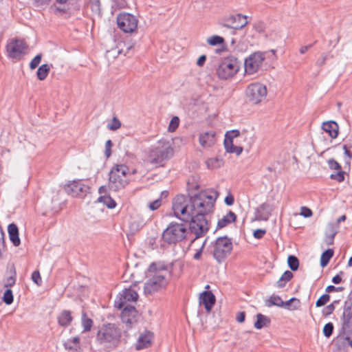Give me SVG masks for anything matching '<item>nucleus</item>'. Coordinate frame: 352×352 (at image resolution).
I'll return each mask as SVG.
<instances>
[{
    "instance_id": "1",
    "label": "nucleus",
    "mask_w": 352,
    "mask_h": 352,
    "mask_svg": "<svg viewBox=\"0 0 352 352\" xmlns=\"http://www.w3.org/2000/svg\"><path fill=\"white\" fill-rule=\"evenodd\" d=\"M218 192L214 190H204L191 197L177 195L173 200V210L175 216L183 221H188L190 217L197 210L201 209L208 200H216Z\"/></svg>"
},
{
    "instance_id": "2",
    "label": "nucleus",
    "mask_w": 352,
    "mask_h": 352,
    "mask_svg": "<svg viewBox=\"0 0 352 352\" xmlns=\"http://www.w3.org/2000/svg\"><path fill=\"white\" fill-rule=\"evenodd\" d=\"M216 200H208L205 203L201 209L197 210L192 216L190 217L189 220V230L191 233L195 235L192 243L197 239L204 236L209 230V223L206 219V216L212 212Z\"/></svg>"
},
{
    "instance_id": "3",
    "label": "nucleus",
    "mask_w": 352,
    "mask_h": 352,
    "mask_svg": "<svg viewBox=\"0 0 352 352\" xmlns=\"http://www.w3.org/2000/svg\"><path fill=\"white\" fill-rule=\"evenodd\" d=\"M174 153L173 148L168 141L162 140L147 151L145 162L157 168L164 166Z\"/></svg>"
},
{
    "instance_id": "4",
    "label": "nucleus",
    "mask_w": 352,
    "mask_h": 352,
    "mask_svg": "<svg viewBox=\"0 0 352 352\" xmlns=\"http://www.w3.org/2000/svg\"><path fill=\"white\" fill-rule=\"evenodd\" d=\"M121 329L113 323L103 324L96 334V342L105 350L115 349L120 342Z\"/></svg>"
},
{
    "instance_id": "5",
    "label": "nucleus",
    "mask_w": 352,
    "mask_h": 352,
    "mask_svg": "<svg viewBox=\"0 0 352 352\" xmlns=\"http://www.w3.org/2000/svg\"><path fill=\"white\" fill-rule=\"evenodd\" d=\"M188 233L185 224L179 223H170L163 231L162 240L168 245H176L184 240Z\"/></svg>"
},
{
    "instance_id": "6",
    "label": "nucleus",
    "mask_w": 352,
    "mask_h": 352,
    "mask_svg": "<svg viewBox=\"0 0 352 352\" xmlns=\"http://www.w3.org/2000/svg\"><path fill=\"white\" fill-rule=\"evenodd\" d=\"M148 270L150 272H155V274L144 283V294L146 295H152L155 292L166 289L168 284V280L163 274V272H155L156 265L155 263L150 265Z\"/></svg>"
},
{
    "instance_id": "7",
    "label": "nucleus",
    "mask_w": 352,
    "mask_h": 352,
    "mask_svg": "<svg viewBox=\"0 0 352 352\" xmlns=\"http://www.w3.org/2000/svg\"><path fill=\"white\" fill-rule=\"evenodd\" d=\"M129 168L124 164L116 165L112 167L109 177L108 188L117 192L125 188L128 184L127 174Z\"/></svg>"
},
{
    "instance_id": "8",
    "label": "nucleus",
    "mask_w": 352,
    "mask_h": 352,
    "mask_svg": "<svg viewBox=\"0 0 352 352\" xmlns=\"http://www.w3.org/2000/svg\"><path fill=\"white\" fill-rule=\"evenodd\" d=\"M240 69V62L233 56L224 58L217 69V75L221 80H227L236 74Z\"/></svg>"
},
{
    "instance_id": "9",
    "label": "nucleus",
    "mask_w": 352,
    "mask_h": 352,
    "mask_svg": "<svg viewBox=\"0 0 352 352\" xmlns=\"http://www.w3.org/2000/svg\"><path fill=\"white\" fill-rule=\"evenodd\" d=\"M210 248L214 258L220 263L230 254L232 243L227 236H221L212 243Z\"/></svg>"
},
{
    "instance_id": "10",
    "label": "nucleus",
    "mask_w": 352,
    "mask_h": 352,
    "mask_svg": "<svg viewBox=\"0 0 352 352\" xmlns=\"http://www.w3.org/2000/svg\"><path fill=\"white\" fill-rule=\"evenodd\" d=\"M28 45L23 39L14 38L6 45L7 56L10 58L20 59L27 54Z\"/></svg>"
},
{
    "instance_id": "11",
    "label": "nucleus",
    "mask_w": 352,
    "mask_h": 352,
    "mask_svg": "<svg viewBox=\"0 0 352 352\" xmlns=\"http://www.w3.org/2000/svg\"><path fill=\"white\" fill-rule=\"evenodd\" d=\"M220 24L225 28L232 30L235 34L236 30H241L248 24L247 16L241 14H230L222 19Z\"/></svg>"
},
{
    "instance_id": "12",
    "label": "nucleus",
    "mask_w": 352,
    "mask_h": 352,
    "mask_svg": "<svg viewBox=\"0 0 352 352\" xmlns=\"http://www.w3.org/2000/svg\"><path fill=\"white\" fill-rule=\"evenodd\" d=\"M246 96L253 104H258L267 96L266 87L259 82L252 83L246 89Z\"/></svg>"
},
{
    "instance_id": "13",
    "label": "nucleus",
    "mask_w": 352,
    "mask_h": 352,
    "mask_svg": "<svg viewBox=\"0 0 352 352\" xmlns=\"http://www.w3.org/2000/svg\"><path fill=\"white\" fill-rule=\"evenodd\" d=\"M138 20L129 13L122 12L117 16V24L118 28L126 33H131L136 30Z\"/></svg>"
},
{
    "instance_id": "14",
    "label": "nucleus",
    "mask_w": 352,
    "mask_h": 352,
    "mask_svg": "<svg viewBox=\"0 0 352 352\" xmlns=\"http://www.w3.org/2000/svg\"><path fill=\"white\" fill-rule=\"evenodd\" d=\"M265 59V52H256L245 60V71L248 74H253L258 71Z\"/></svg>"
},
{
    "instance_id": "15",
    "label": "nucleus",
    "mask_w": 352,
    "mask_h": 352,
    "mask_svg": "<svg viewBox=\"0 0 352 352\" xmlns=\"http://www.w3.org/2000/svg\"><path fill=\"white\" fill-rule=\"evenodd\" d=\"M64 190L69 195L82 198L89 192V186L81 180H74L64 186Z\"/></svg>"
},
{
    "instance_id": "16",
    "label": "nucleus",
    "mask_w": 352,
    "mask_h": 352,
    "mask_svg": "<svg viewBox=\"0 0 352 352\" xmlns=\"http://www.w3.org/2000/svg\"><path fill=\"white\" fill-rule=\"evenodd\" d=\"M138 298V294L132 287L125 288L119 293L117 299L115 300V307L122 309L126 305H130L128 303L136 302Z\"/></svg>"
},
{
    "instance_id": "17",
    "label": "nucleus",
    "mask_w": 352,
    "mask_h": 352,
    "mask_svg": "<svg viewBox=\"0 0 352 352\" xmlns=\"http://www.w3.org/2000/svg\"><path fill=\"white\" fill-rule=\"evenodd\" d=\"M121 319L128 327H131L138 320V311L133 305H126L122 307Z\"/></svg>"
},
{
    "instance_id": "18",
    "label": "nucleus",
    "mask_w": 352,
    "mask_h": 352,
    "mask_svg": "<svg viewBox=\"0 0 352 352\" xmlns=\"http://www.w3.org/2000/svg\"><path fill=\"white\" fill-rule=\"evenodd\" d=\"M216 141V133L214 131L204 132L199 135V142L203 148L212 146L215 144Z\"/></svg>"
},
{
    "instance_id": "19",
    "label": "nucleus",
    "mask_w": 352,
    "mask_h": 352,
    "mask_svg": "<svg viewBox=\"0 0 352 352\" xmlns=\"http://www.w3.org/2000/svg\"><path fill=\"white\" fill-rule=\"evenodd\" d=\"M215 301V296L211 292L204 291L200 294L199 303L204 306L208 312L211 311Z\"/></svg>"
},
{
    "instance_id": "20",
    "label": "nucleus",
    "mask_w": 352,
    "mask_h": 352,
    "mask_svg": "<svg viewBox=\"0 0 352 352\" xmlns=\"http://www.w3.org/2000/svg\"><path fill=\"white\" fill-rule=\"evenodd\" d=\"M342 331L347 335L352 334V312H343L341 317Z\"/></svg>"
},
{
    "instance_id": "21",
    "label": "nucleus",
    "mask_w": 352,
    "mask_h": 352,
    "mask_svg": "<svg viewBox=\"0 0 352 352\" xmlns=\"http://www.w3.org/2000/svg\"><path fill=\"white\" fill-rule=\"evenodd\" d=\"M58 324L64 328L69 327L73 321L72 312L69 310H63L57 316Z\"/></svg>"
},
{
    "instance_id": "22",
    "label": "nucleus",
    "mask_w": 352,
    "mask_h": 352,
    "mask_svg": "<svg viewBox=\"0 0 352 352\" xmlns=\"http://www.w3.org/2000/svg\"><path fill=\"white\" fill-rule=\"evenodd\" d=\"M8 232L9 238L14 246H19L21 243V240L19 236V229L17 226L12 223L8 225Z\"/></svg>"
},
{
    "instance_id": "23",
    "label": "nucleus",
    "mask_w": 352,
    "mask_h": 352,
    "mask_svg": "<svg viewBox=\"0 0 352 352\" xmlns=\"http://www.w3.org/2000/svg\"><path fill=\"white\" fill-rule=\"evenodd\" d=\"M272 208L266 203L261 204L256 210V218L258 220L267 221L271 214Z\"/></svg>"
},
{
    "instance_id": "24",
    "label": "nucleus",
    "mask_w": 352,
    "mask_h": 352,
    "mask_svg": "<svg viewBox=\"0 0 352 352\" xmlns=\"http://www.w3.org/2000/svg\"><path fill=\"white\" fill-rule=\"evenodd\" d=\"M338 232V227L334 223H328L326 228V243L327 245H332L333 243V239L335 236Z\"/></svg>"
},
{
    "instance_id": "25",
    "label": "nucleus",
    "mask_w": 352,
    "mask_h": 352,
    "mask_svg": "<svg viewBox=\"0 0 352 352\" xmlns=\"http://www.w3.org/2000/svg\"><path fill=\"white\" fill-rule=\"evenodd\" d=\"M151 339L152 334L150 332L141 334L136 343V349L140 350L150 346L151 344Z\"/></svg>"
},
{
    "instance_id": "26",
    "label": "nucleus",
    "mask_w": 352,
    "mask_h": 352,
    "mask_svg": "<svg viewBox=\"0 0 352 352\" xmlns=\"http://www.w3.org/2000/svg\"><path fill=\"white\" fill-rule=\"evenodd\" d=\"M322 128L331 138H336L338 136V125L336 122L329 121L324 122Z\"/></svg>"
},
{
    "instance_id": "27",
    "label": "nucleus",
    "mask_w": 352,
    "mask_h": 352,
    "mask_svg": "<svg viewBox=\"0 0 352 352\" xmlns=\"http://www.w3.org/2000/svg\"><path fill=\"white\" fill-rule=\"evenodd\" d=\"M80 338L78 336L68 339L63 343L65 350L68 352H78L80 349Z\"/></svg>"
},
{
    "instance_id": "28",
    "label": "nucleus",
    "mask_w": 352,
    "mask_h": 352,
    "mask_svg": "<svg viewBox=\"0 0 352 352\" xmlns=\"http://www.w3.org/2000/svg\"><path fill=\"white\" fill-rule=\"evenodd\" d=\"M236 219V215L232 211H229V212L223 217L221 219L218 221L217 228L221 229L232 222H234Z\"/></svg>"
},
{
    "instance_id": "29",
    "label": "nucleus",
    "mask_w": 352,
    "mask_h": 352,
    "mask_svg": "<svg viewBox=\"0 0 352 352\" xmlns=\"http://www.w3.org/2000/svg\"><path fill=\"white\" fill-rule=\"evenodd\" d=\"M270 323V318L261 314H258L256 315V321L254 322V327L257 329H261L267 326Z\"/></svg>"
},
{
    "instance_id": "30",
    "label": "nucleus",
    "mask_w": 352,
    "mask_h": 352,
    "mask_svg": "<svg viewBox=\"0 0 352 352\" xmlns=\"http://www.w3.org/2000/svg\"><path fill=\"white\" fill-rule=\"evenodd\" d=\"M51 67L52 65H50L48 64H43L41 65L36 72V76L38 79H39L40 80H45L48 76Z\"/></svg>"
},
{
    "instance_id": "31",
    "label": "nucleus",
    "mask_w": 352,
    "mask_h": 352,
    "mask_svg": "<svg viewBox=\"0 0 352 352\" xmlns=\"http://www.w3.org/2000/svg\"><path fill=\"white\" fill-rule=\"evenodd\" d=\"M92 319L87 317L85 311H82L81 318V324L83 328V332L89 331L93 326Z\"/></svg>"
},
{
    "instance_id": "32",
    "label": "nucleus",
    "mask_w": 352,
    "mask_h": 352,
    "mask_svg": "<svg viewBox=\"0 0 352 352\" xmlns=\"http://www.w3.org/2000/svg\"><path fill=\"white\" fill-rule=\"evenodd\" d=\"M265 304L268 307L272 306L283 307V301L279 296L272 295L265 300Z\"/></svg>"
},
{
    "instance_id": "33",
    "label": "nucleus",
    "mask_w": 352,
    "mask_h": 352,
    "mask_svg": "<svg viewBox=\"0 0 352 352\" xmlns=\"http://www.w3.org/2000/svg\"><path fill=\"white\" fill-rule=\"evenodd\" d=\"M300 300L296 298H292L289 300L283 301V307L289 310H296L300 307Z\"/></svg>"
},
{
    "instance_id": "34",
    "label": "nucleus",
    "mask_w": 352,
    "mask_h": 352,
    "mask_svg": "<svg viewBox=\"0 0 352 352\" xmlns=\"http://www.w3.org/2000/svg\"><path fill=\"white\" fill-rule=\"evenodd\" d=\"M333 256V250L328 249L325 250L321 255L320 257V265L324 267L327 265L330 259Z\"/></svg>"
},
{
    "instance_id": "35",
    "label": "nucleus",
    "mask_w": 352,
    "mask_h": 352,
    "mask_svg": "<svg viewBox=\"0 0 352 352\" xmlns=\"http://www.w3.org/2000/svg\"><path fill=\"white\" fill-rule=\"evenodd\" d=\"M98 202H102L109 208H114L116 206V201L109 196H100L98 199Z\"/></svg>"
},
{
    "instance_id": "36",
    "label": "nucleus",
    "mask_w": 352,
    "mask_h": 352,
    "mask_svg": "<svg viewBox=\"0 0 352 352\" xmlns=\"http://www.w3.org/2000/svg\"><path fill=\"white\" fill-rule=\"evenodd\" d=\"M207 43L212 46L222 45L224 43V38L220 36L214 35L208 38Z\"/></svg>"
},
{
    "instance_id": "37",
    "label": "nucleus",
    "mask_w": 352,
    "mask_h": 352,
    "mask_svg": "<svg viewBox=\"0 0 352 352\" xmlns=\"http://www.w3.org/2000/svg\"><path fill=\"white\" fill-rule=\"evenodd\" d=\"M287 263H288L289 268L292 271L297 270L299 267V261H298V258L293 255H290L288 256Z\"/></svg>"
},
{
    "instance_id": "38",
    "label": "nucleus",
    "mask_w": 352,
    "mask_h": 352,
    "mask_svg": "<svg viewBox=\"0 0 352 352\" xmlns=\"http://www.w3.org/2000/svg\"><path fill=\"white\" fill-rule=\"evenodd\" d=\"M223 144L226 152L229 153H230V151H233L236 146L234 144L233 140H232L228 135H225Z\"/></svg>"
},
{
    "instance_id": "39",
    "label": "nucleus",
    "mask_w": 352,
    "mask_h": 352,
    "mask_svg": "<svg viewBox=\"0 0 352 352\" xmlns=\"http://www.w3.org/2000/svg\"><path fill=\"white\" fill-rule=\"evenodd\" d=\"M13 300H14V297H13V294H12V291L8 288L5 291V292L3 294V301L6 305H9L13 302Z\"/></svg>"
},
{
    "instance_id": "40",
    "label": "nucleus",
    "mask_w": 352,
    "mask_h": 352,
    "mask_svg": "<svg viewBox=\"0 0 352 352\" xmlns=\"http://www.w3.org/2000/svg\"><path fill=\"white\" fill-rule=\"evenodd\" d=\"M120 126L121 122L116 117H113L111 122L107 124V128L111 131H116Z\"/></svg>"
},
{
    "instance_id": "41",
    "label": "nucleus",
    "mask_w": 352,
    "mask_h": 352,
    "mask_svg": "<svg viewBox=\"0 0 352 352\" xmlns=\"http://www.w3.org/2000/svg\"><path fill=\"white\" fill-rule=\"evenodd\" d=\"M345 172L342 170H338L337 173H332L330 175L331 179L336 180L338 182H342L344 180Z\"/></svg>"
},
{
    "instance_id": "42",
    "label": "nucleus",
    "mask_w": 352,
    "mask_h": 352,
    "mask_svg": "<svg viewBox=\"0 0 352 352\" xmlns=\"http://www.w3.org/2000/svg\"><path fill=\"white\" fill-rule=\"evenodd\" d=\"M221 162L218 158H210L206 161V164L209 168H216L220 167Z\"/></svg>"
},
{
    "instance_id": "43",
    "label": "nucleus",
    "mask_w": 352,
    "mask_h": 352,
    "mask_svg": "<svg viewBox=\"0 0 352 352\" xmlns=\"http://www.w3.org/2000/svg\"><path fill=\"white\" fill-rule=\"evenodd\" d=\"M329 299L330 296L327 294H324L317 300L316 302V306L318 307L324 306L329 302Z\"/></svg>"
},
{
    "instance_id": "44",
    "label": "nucleus",
    "mask_w": 352,
    "mask_h": 352,
    "mask_svg": "<svg viewBox=\"0 0 352 352\" xmlns=\"http://www.w3.org/2000/svg\"><path fill=\"white\" fill-rule=\"evenodd\" d=\"M333 331V324L331 322L327 323L323 328L324 336L329 338Z\"/></svg>"
},
{
    "instance_id": "45",
    "label": "nucleus",
    "mask_w": 352,
    "mask_h": 352,
    "mask_svg": "<svg viewBox=\"0 0 352 352\" xmlns=\"http://www.w3.org/2000/svg\"><path fill=\"white\" fill-rule=\"evenodd\" d=\"M42 58V54H37L30 62V68L31 69H36L38 65L40 64Z\"/></svg>"
},
{
    "instance_id": "46",
    "label": "nucleus",
    "mask_w": 352,
    "mask_h": 352,
    "mask_svg": "<svg viewBox=\"0 0 352 352\" xmlns=\"http://www.w3.org/2000/svg\"><path fill=\"white\" fill-rule=\"evenodd\" d=\"M179 123V120L178 117H177V116L173 117L170 122V124L168 126V131H171V132L174 131L178 127Z\"/></svg>"
},
{
    "instance_id": "47",
    "label": "nucleus",
    "mask_w": 352,
    "mask_h": 352,
    "mask_svg": "<svg viewBox=\"0 0 352 352\" xmlns=\"http://www.w3.org/2000/svg\"><path fill=\"white\" fill-rule=\"evenodd\" d=\"M32 281L35 283L37 285L40 286L42 284V278L40 274V272L38 271H34L32 274L31 277Z\"/></svg>"
},
{
    "instance_id": "48",
    "label": "nucleus",
    "mask_w": 352,
    "mask_h": 352,
    "mask_svg": "<svg viewBox=\"0 0 352 352\" xmlns=\"http://www.w3.org/2000/svg\"><path fill=\"white\" fill-rule=\"evenodd\" d=\"M329 167L332 170H342L340 164L336 161L334 159H330L328 160Z\"/></svg>"
},
{
    "instance_id": "49",
    "label": "nucleus",
    "mask_w": 352,
    "mask_h": 352,
    "mask_svg": "<svg viewBox=\"0 0 352 352\" xmlns=\"http://www.w3.org/2000/svg\"><path fill=\"white\" fill-rule=\"evenodd\" d=\"M162 205V199L158 198L155 201L151 202L148 205V208L151 210H155L158 209Z\"/></svg>"
},
{
    "instance_id": "50",
    "label": "nucleus",
    "mask_w": 352,
    "mask_h": 352,
    "mask_svg": "<svg viewBox=\"0 0 352 352\" xmlns=\"http://www.w3.org/2000/svg\"><path fill=\"white\" fill-rule=\"evenodd\" d=\"M5 248H6L5 233L1 226L0 227V252L2 250H4Z\"/></svg>"
},
{
    "instance_id": "51",
    "label": "nucleus",
    "mask_w": 352,
    "mask_h": 352,
    "mask_svg": "<svg viewBox=\"0 0 352 352\" xmlns=\"http://www.w3.org/2000/svg\"><path fill=\"white\" fill-rule=\"evenodd\" d=\"M206 241H207V239H205L204 242L203 243V244H202L201 247L199 248V250H197V252L194 254L193 258L195 260H199L201 258L203 250H204L206 243Z\"/></svg>"
},
{
    "instance_id": "52",
    "label": "nucleus",
    "mask_w": 352,
    "mask_h": 352,
    "mask_svg": "<svg viewBox=\"0 0 352 352\" xmlns=\"http://www.w3.org/2000/svg\"><path fill=\"white\" fill-rule=\"evenodd\" d=\"M334 310H335V305H333V303H331V304L327 305L324 308L322 313H323V315L327 316L331 314Z\"/></svg>"
},
{
    "instance_id": "53",
    "label": "nucleus",
    "mask_w": 352,
    "mask_h": 352,
    "mask_svg": "<svg viewBox=\"0 0 352 352\" xmlns=\"http://www.w3.org/2000/svg\"><path fill=\"white\" fill-rule=\"evenodd\" d=\"M300 214L305 217H310L312 216L313 213L311 209L305 206H302L301 208Z\"/></svg>"
},
{
    "instance_id": "54",
    "label": "nucleus",
    "mask_w": 352,
    "mask_h": 352,
    "mask_svg": "<svg viewBox=\"0 0 352 352\" xmlns=\"http://www.w3.org/2000/svg\"><path fill=\"white\" fill-rule=\"evenodd\" d=\"M265 233H266L265 230L257 229L254 231L253 236L254 238L260 239L263 237V236L265 235Z\"/></svg>"
},
{
    "instance_id": "55",
    "label": "nucleus",
    "mask_w": 352,
    "mask_h": 352,
    "mask_svg": "<svg viewBox=\"0 0 352 352\" xmlns=\"http://www.w3.org/2000/svg\"><path fill=\"white\" fill-rule=\"evenodd\" d=\"M16 278L14 276H10L8 277L4 284L5 287H10L13 286L15 284Z\"/></svg>"
},
{
    "instance_id": "56",
    "label": "nucleus",
    "mask_w": 352,
    "mask_h": 352,
    "mask_svg": "<svg viewBox=\"0 0 352 352\" xmlns=\"http://www.w3.org/2000/svg\"><path fill=\"white\" fill-rule=\"evenodd\" d=\"M113 144L111 140H109L105 143V155L109 157L111 155V148Z\"/></svg>"
},
{
    "instance_id": "57",
    "label": "nucleus",
    "mask_w": 352,
    "mask_h": 352,
    "mask_svg": "<svg viewBox=\"0 0 352 352\" xmlns=\"http://www.w3.org/2000/svg\"><path fill=\"white\" fill-rule=\"evenodd\" d=\"M281 278L287 283L293 278V274L292 272L287 270L282 274Z\"/></svg>"
},
{
    "instance_id": "58",
    "label": "nucleus",
    "mask_w": 352,
    "mask_h": 352,
    "mask_svg": "<svg viewBox=\"0 0 352 352\" xmlns=\"http://www.w3.org/2000/svg\"><path fill=\"white\" fill-rule=\"evenodd\" d=\"M343 312H352V301L345 300Z\"/></svg>"
},
{
    "instance_id": "59",
    "label": "nucleus",
    "mask_w": 352,
    "mask_h": 352,
    "mask_svg": "<svg viewBox=\"0 0 352 352\" xmlns=\"http://www.w3.org/2000/svg\"><path fill=\"white\" fill-rule=\"evenodd\" d=\"M226 135H228V137L230 138L232 140H233L234 138H237L240 135V132L238 130H232L230 131H228L226 133Z\"/></svg>"
},
{
    "instance_id": "60",
    "label": "nucleus",
    "mask_w": 352,
    "mask_h": 352,
    "mask_svg": "<svg viewBox=\"0 0 352 352\" xmlns=\"http://www.w3.org/2000/svg\"><path fill=\"white\" fill-rule=\"evenodd\" d=\"M344 289L342 287H335L333 285H329L326 288V292L328 293L333 292H341Z\"/></svg>"
},
{
    "instance_id": "61",
    "label": "nucleus",
    "mask_w": 352,
    "mask_h": 352,
    "mask_svg": "<svg viewBox=\"0 0 352 352\" xmlns=\"http://www.w3.org/2000/svg\"><path fill=\"white\" fill-rule=\"evenodd\" d=\"M245 313L244 311L239 312L236 314V320L239 322L241 323V322H244L245 321Z\"/></svg>"
},
{
    "instance_id": "62",
    "label": "nucleus",
    "mask_w": 352,
    "mask_h": 352,
    "mask_svg": "<svg viewBox=\"0 0 352 352\" xmlns=\"http://www.w3.org/2000/svg\"><path fill=\"white\" fill-rule=\"evenodd\" d=\"M224 201L228 206H232L234 201V197L232 195H228L226 197Z\"/></svg>"
},
{
    "instance_id": "63",
    "label": "nucleus",
    "mask_w": 352,
    "mask_h": 352,
    "mask_svg": "<svg viewBox=\"0 0 352 352\" xmlns=\"http://www.w3.org/2000/svg\"><path fill=\"white\" fill-rule=\"evenodd\" d=\"M326 59H327V56L325 54H322L316 61V65H318V66H322L323 65L325 62H326Z\"/></svg>"
},
{
    "instance_id": "64",
    "label": "nucleus",
    "mask_w": 352,
    "mask_h": 352,
    "mask_svg": "<svg viewBox=\"0 0 352 352\" xmlns=\"http://www.w3.org/2000/svg\"><path fill=\"white\" fill-rule=\"evenodd\" d=\"M206 60V55H201L197 61V65L199 67L203 66L205 64V62Z\"/></svg>"
}]
</instances>
